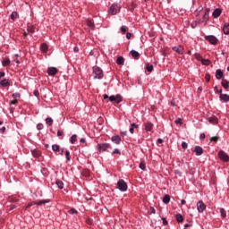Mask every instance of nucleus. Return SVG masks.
I'll return each instance as SVG.
<instances>
[{"label":"nucleus","mask_w":229,"mask_h":229,"mask_svg":"<svg viewBox=\"0 0 229 229\" xmlns=\"http://www.w3.org/2000/svg\"><path fill=\"white\" fill-rule=\"evenodd\" d=\"M116 64H117V65H124V57L119 56L116 59Z\"/></svg>","instance_id":"nucleus-23"},{"label":"nucleus","mask_w":229,"mask_h":229,"mask_svg":"<svg viewBox=\"0 0 229 229\" xmlns=\"http://www.w3.org/2000/svg\"><path fill=\"white\" fill-rule=\"evenodd\" d=\"M73 51H74V53H79L80 48L78 47H74Z\"/></svg>","instance_id":"nucleus-57"},{"label":"nucleus","mask_w":229,"mask_h":229,"mask_svg":"<svg viewBox=\"0 0 229 229\" xmlns=\"http://www.w3.org/2000/svg\"><path fill=\"white\" fill-rule=\"evenodd\" d=\"M194 56L196 58V60H198L199 62H201L203 60V57L201 56V54H199V53L194 54Z\"/></svg>","instance_id":"nucleus-34"},{"label":"nucleus","mask_w":229,"mask_h":229,"mask_svg":"<svg viewBox=\"0 0 229 229\" xmlns=\"http://www.w3.org/2000/svg\"><path fill=\"white\" fill-rule=\"evenodd\" d=\"M86 24H87V26H89L90 28V30H94L95 25H94V22L92 21V20H87Z\"/></svg>","instance_id":"nucleus-26"},{"label":"nucleus","mask_w":229,"mask_h":229,"mask_svg":"<svg viewBox=\"0 0 229 229\" xmlns=\"http://www.w3.org/2000/svg\"><path fill=\"white\" fill-rule=\"evenodd\" d=\"M46 124H47L48 126H53V118L51 117L46 118Z\"/></svg>","instance_id":"nucleus-33"},{"label":"nucleus","mask_w":229,"mask_h":229,"mask_svg":"<svg viewBox=\"0 0 229 229\" xmlns=\"http://www.w3.org/2000/svg\"><path fill=\"white\" fill-rule=\"evenodd\" d=\"M19 103V100L14 99L10 102V105H17Z\"/></svg>","instance_id":"nucleus-52"},{"label":"nucleus","mask_w":229,"mask_h":229,"mask_svg":"<svg viewBox=\"0 0 229 229\" xmlns=\"http://www.w3.org/2000/svg\"><path fill=\"white\" fill-rule=\"evenodd\" d=\"M185 203H187V201H185V199H182V200H181V204H182V205H185Z\"/></svg>","instance_id":"nucleus-61"},{"label":"nucleus","mask_w":229,"mask_h":229,"mask_svg":"<svg viewBox=\"0 0 229 229\" xmlns=\"http://www.w3.org/2000/svg\"><path fill=\"white\" fill-rule=\"evenodd\" d=\"M207 208V205L203 203V200H199L197 203V210L199 214H201Z\"/></svg>","instance_id":"nucleus-8"},{"label":"nucleus","mask_w":229,"mask_h":229,"mask_svg":"<svg viewBox=\"0 0 229 229\" xmlns=\"http://www.w3.org/2000/svg\"><path fill=\"white\" fill-rule=\"evenodd\" d=\"M97 149L98 153H105V151H109V149H112V145L110 143H98L97 145Z\"/></svg>","instance_id":"nucleus-3"},{"label":"nucleus","mask_w":229,"mask_h":229,"mask_svg":"<svg viewBox=\"0 0 229 229\" xmlns=\"http://www.w3.org/2000/svg\"><path fill=\"white\" fill-rule=\"evenodd\" d=\"M55 184L57 185L58 189H64V182L56 180Z\"/></svg>","instance_id":"nucleus-31"},{"label":"nucleus","mask_w":229,"mask_h":229,"mask_svg":"<svg viewBox=\"0 0 229 229\" xmlns=\"http://www.w3.org/2000/svg\"><path fill=\"white\" fill-rule=\"evenodd\" d=\"M126 38H128V40H130V38H131V33L128 32L126 34Z\"/></svg>","instance_id":"nucleus-56"},{"label":"nucleus","mask_w":229,"mask_h":229,"mask_svg":"<svg viewBox=\"0 0 229 229\" xmlns=\"http://www.w3.org/2000/svg\"><path fill=\"white\" fill-rule=\"evenodd\" d=\"M58 73V69L55 67H49L47 69V74L48 76H55Z\"/></svg>","instance_id":"nucleus-10"},{"label":"nucleus","mask_w":229,"mask_h":229,"mask_svg":"<svg viewBox=\"0 0 229 229\" xmlns=\"http://www.w3.org/2000/svg\"><path fill=\"white\" fill-rule=\"evenodd\" d=\"M65 158L68 162L71 161V152L69 150L65 151Z\"/></svg>","instance_id":"nucleus-40"},{"label":"nucleus","mask_w":229,"mask_h":229,"mask_svg":"<svg viewBox=\"0 0 229 229\" xmlns=\"http://www.w3.org/2000/svg\"><path fill=\"white\" fill-rule=\"evenodd\" d=\"M2 87H10V81L8 79H4L0 81Z\"/></svg>","instance_id":"nucleus-17"},{"label":"nucleus","mask_w":229,"mask_h":229,"mask_svg":"<svg viewBox=\"0 0 229 229\" xmlns=\"http://www.w3.org/2000/svg\"><path fill=\"white\" fill-rule=\"evenodd\" d=\"M220 101H223L224 103H228L229 101V95L221 93L219 96Z\"/></svg>","instance_id":"nucleus-13"},{"label":"nucleus","mask_w":229,"mask_h":229,"mask_svg":"<svg viewBox=\"0 0 229 229\" xmlns=\"http://www.w3.org/2000/svg\"><path fill=\"white\" fill-rule=\"evenodd\" d=\"M49 49V47H47V44L43 43L40 46V50L42 51V53H47Z\"/></svg>","instance_id":"nucleus-20"},{"label":"nucleus","mask_w":229,"mask_h":229,"mask_svg":"<svg viewBox=\"0 0 229 229\" xmlns=\"http://www.w3.org/2000/svg\"><path fill=\"white\" fill-rule=\"evenodd\" d=\"M210 140L213 141V142H217V141L219 140V137L214 136V137H212V138L210 139Z\"/></svg>","instance_id":"nucleus-45"},{"label":"nucleus","mask_w":229,"mask_h":229,"mask_svg":"<svg viewBox=\"0 0 229 229\" xmlns=\"http://www.w3.org/2000/svg\"><path fill=\"white\" fill-rule=\"evenodd\" d=\"M52 150L55 151V153H60V146L57 144L52 145Z\"/></svg>","instance_id":"nucleus-27"},{"label":"nucleus","mask_w":229,"mask_h":229,"mask_svg":"<svg viewBox=\"0 0 229 229\" xmlns=\"http://www.w3.org/2000/svg\"><path fill=\"white\" fill-rule=\"evenodd\" d=\"M220 215H221V217H223V218L226 217V210H225V208H221Z\"/></svg>","instance_id":"nucleus-37"},{"label":"nucleus","mask_w":229,"mask_h":229,"mask_svg":"<svg viewBox=\"0 0 229 229\" xmlns=\"http://www.w3.org/2000/svg\"><path fill=\"white\" fill-rule=\"evenodd\" d=\"M117 187L121 192H126V191H128V183H126L123 179H120L117 182Z\"/></svg>","instance_id":"nucleus-5"},{"label":"nucleus","mask_w":229,"mask_h":229,"mask_svg":"<svg viewBox=\"0 0 229 229\" xmlns=\"http://www.w3.org/2000/svg\"><path fill=\"white\" fill-rule=\"evenodd\" d=\"M120 133H121V135H128V131H122Z\"/></svg>","instance_id":"nucleus-63"},{"label":"nucleus","mask_w":229,"mask_h":229,"mask_svg":"<svg viewBox=\"0 0 229 229\" xmlns=\"http://www.w3.org/2000/svg\"><path fill=\"white\" fill-rule=\"evenodd\" d=\"M135 128H139V125L137 123H131L129 129L130 133H134Z\"/></svg>","instance_id":"nucleus-25"},{"label":"nucleus","mask_w":229,"mask_h":229,"mask_svg":"<svg viewBox=\"0 0 229 229\" xmlns=\"http://www.w3.org/2000/svg\"><path fill=\"white\" fill-rule=\"evenodd\" d=\"M169 201H171V196L169 195H165L163 198V203H165V205H167V203H169Z\"/></svg>","instance_id":"nucleus-28"},{"label":"nucleus","mask_w":229,"mask_h":229,"mask_svg":"<svg viewBox=\"0 0 229 229\" xmlns=\"http://www.w3.org/2000/svg\"><path fill=\"white\" fill-rule=\"evenodd\" d=\"M4 72H0V78H4Z\"/></svg>","instance_id":"nucleus-59"},{"label":"nucleus","mask_w":229,"mask_h":229,"mask_svg":"<svg viewBox=\"0 0 229 229\" xmlns=\"http://www.w3.org/2000/svg\"><path fill=\"white\" fill-rule=\"evenodd\" d=\"M209 14H210V13L208 12V9H206L205 13L203 15V20H202V22H204L205 24H207V22H208V19L210 17Z\"/></svg>","instance_id":"nucleus-14"},{"label":"nucleus","mask_w":229,"mask_h":229,"mask_svg":"<svg viewBox=\"0 0 229 229\" xmlns=\"http://www.w3.org/2000/svg\"><path fill=\"white\" fill-rule=\"evenodd\" d=\"M200 139H205V133L200 134Z\"/></svg>","instance_id":"nucleus-64"},{"label":"nucleus","mask_w":229,"mask_h":229,"mask_svg":"<svg viewBox=\"0 0 229 229\" xmlns=\"http://www.w3.org/2000/svg\"><path fill=\"white\" fill-rule=\"evenodd\" d=\"M176 221H177V223H182L183 222V216H182V214H177L176 215Z\"/></svg>","instance_id":"nucleus-30"},{"label":"nucleus","mask_w":229,"mask_h":229,"mask_svg":"<svg viewBox=\"0 0 229 229\" xmlns=\"http://www.w3.org/2000/svg\"><path fill=\"white\" fill-rule=\"evenodd\" d=\"M140 169H141L142 171H146V163L140 162Z\"/></svg>","instance_id":"nucleus-41"},{"label":"nucleus","mask_w":229,"mask_h":229,"mask_svg":"<svg viewBox=\"0 0 229 229\" xmlns=\"http://www.w3.org/2000/svg\"><path fill=\"white\" fill-rule=\"evenodd\" d=\"M146 69L148 72H153V64H147Z\"/></svg>","instance_id":"nucleus-35"},{"label":"nucleus","mask_w":229,"mask_h":229,"mask_svg":"<svg viewBox=\"0 0 229 229\" xmlns=\"http://www.w3.org/2000/svg\"><path fill=\"white\" fill-rule=\"evenodd\" d=\"M145 130L146 131H151L153 130V124L151 123V122H148L147 123H145Z\"/></svg>","instance_id":"nucleus-18"},{"label":"nucleus","mask_w":229,"mask_h":229,"mask_svg":"<svg viewBox=\"0 0 229 229\" xmlns=\"http://www.w3.org/2000/svg\"><path fill=\"white\" fill-rule=\"evenodd\" d=\"M113 154H114V155H121V150H119V148H115V149L113 151Z\"/></svg>","instance_id":"nucleus-47"},{"label":"nucleus","mask_w":229,"mask_h":229,"mask_svg":"<svg viewBox=\"0 0 229 229\" xmlns=\"http://www.w3.org/2000/svg\"><path fill=\"white\" fill-rule=\"evenodd\" d=\"M151 214H156L155 208H151Z\"/></svg>","instance_id":"nucleus-62"},{"label":"nucleus","mask_w":229,"mask_h":229,"mask_svg":"<svg viewBox=\"0 0 229 229\" xmlns=\"http://www.w3.org/2000/svg\"><path fill=\"white\" fill-rule=\"evenodd\" d=\"M112 142H115L117 145L121 144V136L114 135L111 138Z\"/></svg>","instance_id":"nucleus-15"},{"label":"nucleus","mask_w":229,"mask_h":229,"mask_svg":"<svg viewBox=\"0 0 229 229\" xmlns=\"http://www.w3.org/2000/svg\"><path fill=\"white\" fill-rule=\"evenodd\" d=\"M175 124H180V126H182V124H183V122L182 121V118H177L174 121Z\"/></svg>","instance_id":"nucleus-43"},{"label":"nucleus","mask_w":229,"mask_h":229,"mask_svg":"<svg viewBox=\"0 0 229 229\" xmlns=\"http://www.w3.org/2000/svg\"><path fill=\"white\" fill-rule=\"evenodd\" d=\"M162 221H163V225H164L165 226H167V225H168L167 219H165V217H163V218H162Z\"/></svg>","instance_id":"nucleus-48"},{"label":"nucleus","mask_w":229,"mask_h":229,"mask_svg":"<svg viewBox=\"0 0 229 229\" xmlns=\"http://www.w3.org/2000/svg\"><path fill=\"white\" fill-rule=\"evenodd\" d=\"M46 203H49V199H43V200H40V201H38V202H35V201L30 202V203H29V204L26 206V208H30L33 207V205H38V206H40V205H46Z\"/></svg>","instance_id":"nucleus-7"},{"label":"nucleus","mask_w":229,"mask_h":229,"mask_svg":"<svg viewBox=\"0 0 229 229\" xmlns=\"http://www.w3.org/2000/svg\"><path fill=\"white\" fill-rule=\"evenodd\" d=\"M194 151L197 157H201V155H203V148H201L200 146H196Z\"/></svg>","instance_id":"nucleus-12"},{"label":"nucleus","mask_w":229,"mask_h":229,"mask_svg":"<svg viewBox=\"0 0 229 229\" xmlns=\"http://www.w3.org/2000/svg\"><path fill=\"white\" fill-rule=\"evenodd\" d=\"M0 131L1 133H4V131H6V127L0 128Z\"/></svg>","instance_id":"nucleus-58"},{"label":"nucleus","mask_w":229,"mask_h":229,"mask_svg":"<svg viewBox=\"0 0 229 229\" xmlns=\"http://www.w3.org/2000/svg\"><path fill=\"white\" fill-rule=\"evenodd\" d=\"M21 98V93H13V99H17V98Z\"/></svg>","instance_id":"nucleus-44"},{"label":"nucleus","mask_w":229,"mask_h":229,"mask_svg":"<svg viewBox=\"0 0 229 229\" xmlns=\"http://www.w3.org/2000/svg\"><path fill=\"white\" fill-rule=\"evenodd\" d=\"M218 157L220 158V160H222V162H228L229 161V156L224 150H220L218 152Z\"/></svg>","instance_id":"nucleus-6"},{"label":"nucleus","mask_w":229,"mask_h":229,"mask_svg":"<svg viewBox=\"0 0 229 229\" xmlns=\"http://www.w3.org/2000/svg\"><path fill=\"white\" fill-rule=\"evenodd\" d=\"M221 13H222L221 9L216 8V9L213 12L212 15H213V17H214L215 19H217V17H219V16L221 15Z\"/></svg>","instance_id":"nucleus-16"},{"label":"nucleus","mask_w":229,"mask_h":229,"mask_svg":"<svg viewBox=\"0 0 229 229\" xmlns=\"http://www.w3.org/2000/svg\"><path fill=\"white\" fill-rule=\"evenodd\" d=\"M19 16V14L17 13V12H13L11 13V19L12 21H15V19H17V17Z\"/></svg>","instance_id":"nucleus-38"},{"label":"nucleus","mask_w":229,"mask_h":229,"mask_svg":"<svg viewBox=\"0 0 229 229\" xmlns=\"http://www.w3.org/2000/svg\"><path fill=\"white\" fill-rule=\"evenodd\" d=\"M216 80H221V78H223V71H221V69L216 71Z\"/></svg>","instance_id":"nucleus-19"},{"label":"nucleus","mask_w":229,"mask_h":229,"mask_svg":"<svg viewBox=\"0 0 229 229\" xmlns=\"http://www.w3.org/2000/svg\"><path fill=\"white\" fill-rule=\"evenodd\" d=\"M68 214H71L72 216L74 214H78V210H76L75 208H71L70 210H68Z\"/></svg>","instance_id":"nucleus-42"},{"label":"nucleus","mask_w":229,"mask_h":229,"mask_svg":"<svg viewBox=\"0 0 229 229\" xmlns=\"http://www.w3.org/2000/svg\"><path fill=\"white\" fill-rule=\"evenodd\" d=\"M215 90H216L218 94H223V89H217V86L215 87Z\"/></svg>","instance_id":"nucleus-54"},{"label":"nucleus","mask_w":229,"mask_h":229,"mask_svg":"<svg viewBox=\"0 0 229 229\" xmlns=\"http://www.w3.org/2000/svg\"><path fill=\"white\" fill-rule=\"evenodd\" d=\"M205 80H206V81H208V82L210 81V74H208V73L206 74V75H205Z\"/></svg>","instance_id":"nucleus-51"},{"label":"nucleus","mask_w":229,"mask_h":229,"mask_svg":"<svg viewBox=\"0 0 229 229\" xmlns=\"http://www.w3.org/2000/svg\"><path fill=\"white\" fill-rule=\"evenodd\" d=\"M201 64L202 65H210V60L202 58Z\"/></svg>","instance_id":"nucleus-39"},{"label":"nucleus","mask_w":229,"mask_h":229,"mask_svg":"<svg viewBox=\"0 0 229 229\" xmlns=\"http://www.w3.org/2000/svg\"><path fill=\"white\" fill-rule=\"evenodd\" d=\"M34 96L36 98H38V96H40V93L38 92V90H34Z\"/></svg>","instance_id":"nucleus-55"},{"label":"nucleus","mask_w":229,"mask_h":229,"mask_svg":"<svg viewBox=\"0 0 229 229\" xmlns=\"http://www.w3.org/2000/svg\"><path fill=\"white\" fill-rule=\"evenodd\" d=\"M182 149H187V148H188L187 142L182 141Z\"/></svg>","instance_id":"nucleus-46"},{"label":"nucleus","mask_w":229,"mask_h":229,"mask_svg":"<svg viewBox=\"0 0 229 229\" xmlns=\"http://www.w3.org/2000/svg\"><path fill=\"white\" fill-rule=\"evenodd\" d=\"M64 135V131H57V137H62Z\"/></svg>","instance_id":"nucleus-53"},{"label":"nucleus","mask_w":229,"mask_h":229,"mask_svg":"<svg viewBox=\"0 0 229 229\" xmlns=\"http://www.w3.org/2000/svg\"><path fill=\"white\" fill-rule=\"evenodd\" d=\"M205 39L208 40V42L211 43L213 46H216L217 44L218 39L215 36H206Z\"/></svg>","instance_id":"nucleus-9"},{"label":"nucleus","mask_w":229,"mask_h":229,"mask_svg":"<svg viewBox=\"0 0 229 229\" xmlns=\"http://www.w3.org/2000/svg\"><path fill=\"white\" fill-rule=\"evenodd\" d=\"M223 31L225 35H229V23L224 25Z\"/></svg>","instance_id":"nucleus-29"},{"label":"nucleus","mask_w":229,"mask_h":229,"mask_svg":"<svg viewBox=\"0 0 229 229\" xmlns=\"http://www.w3.org/2000/svg\"><path fill=\"white\" fill-rule=\"evenodd\" d=\"M103 70L98 66H93V78L95 80H103Z\"/></svg>","instance_id":"nucleus-2"},{"label":"nucleus","mask_w":229,"mask_h":229,"mask_svg":"<svg viewBox=\"0 0 229 229\" xmlns=\"http://www.w3.org/2000/svg\"><path fill=\"white\" fill-rule=\"evenodd\" d=\"M11 61L9 58H5L2 61V65L3 67H8V65H10Z\"/></svg>","instance_id":"nucleus-24"},{"label":"nucleus","mask_w":229,"mask_h":229,"mask_svg":"<svg viewBox=\"0 0 229 229\" xmlns=\"http://www.w3.org/2000/svg\"><path fill=\"white\" fill-rule=\"evenodd\" d=\"M208 122L210 123V124H217L218 120H217V117L211 116L208 118Z\"/></svg>","instance_id":"nucleus-21"},{"label":"nucleus","mask_w":229,"mask_h":229,"mask_svg":"<svg viewBox=\"0 0 229 229\" xmlns=\"http://www.w3.org/2000/svg\"><path fill=\"white\" fill-rule=\"evenodd\" d=\"M121 31L124 35V33H126V26H122L121 27Z\"/></svg>","instance_id":"nucleus-49"},{"label":"nucleus","mask_w":229,"mask_h":229,"mask_svg":"<svg viewBox=\"0 0 229 229\" xmlns=\"http://www.w3.org/2000/svg\"><path fill=\"white\" fill-rule=\"evenodd\" d=\"M37 128H38V130H43V129H44V124L38 123V124L37 125Z\"/></svg>","instance_id":"nucleus-50"},{"label":"nucleus","mask_w":229,"mask_h":229,"mask_svg":"<svg viewBox=\"0 0 229 229\" xmlns=\"http://www.w3.org/2000/svg\"><path fill=\"white\" fill-rule=\"evenodd\" d=\"M107 12L109 15H117V13L121 12V5H119L118 4H113Z\"/></svg>","instance_id":"nucleus-4"},{"label":"nucleus","mask_w":229,"mask_h":229,"mask_svg":"<svg viewBox=\"0 0 229 229\" xmlns=\"http://www.w3.org/2000/svg\"><path fill=\"white\" fill-rule=\"evenodd\" d=\"M104 99H109V101H111V103H116V105H119V103H123V97L121 95H115V96H110L108 97V95L104 94L103 95Z\"/></svg>","instance_id":"nucleus-1"},{"label":"nucleus","mask_w":229,"mask_h":229,"mask_svg":"<svg viewBox=\"0 0 229 229\" xmlns=\"http://www.w3.org/2000/svg\"><path fill=\"white\" fill-rule=\"evenodd\" d=\"M172 49L178 55H183V47L182 45L175 46Z\"/></svg>","instance_id":"nucleus-11"},{"label":"nucleus","mask_w":229,"mask_h":229,"mask_svg":"<svg viewBox=\"0 0 229 229\" xmlns=\"http://www.w3.org/2000/svg\"><path fill=\"white\" fill-rule=\"evenodd\" d=\"M131 55L132 58H134L135 60H138V58L140 56V54H139V52H137L135 50H131Z\"/></svg>","instance_id":"nucleus-22"},{"label":"nucleus","mask_w":229,"mask_h":229,"mask_svg":"<svg viewBox=\"0 0 229 229\" xmlns=\"http://www.w3.org/2000/svg\"><path fill=\"white\" fill-rule=\"evenodd\" d=\"M81 142L82 144H85V142H87V140H85V138H81Z\"/></svg>","instance_id":"nucleus-60"},{"label":"nucleus","mask_w":229,"mask_h":229,"mask_svg":"<svg viewBox=\"0 0 229 229\" xmlns=\"http://www.w3.org/2000/svg\"><path fill=\"white\" fill-rule=\"evenodd\" d=\"M28 33H35V27L32 25H29L27 28Z\"/></svg>","instance_id":"nucleus-32"},{"label":"nucleus","mask_w":229,"mask_h":229,"mask_svg":"<svg viewBox=\"0 0 229 229\" xmlns=\"http://www.w3.org/2000/svg\"><path fill=\"white\" fill-rule=\"evenodd\" d=\"M78 140V136L76 134L72 135L71 137V143L74 144Z\"/></svg>","instance_id":"nucleus-36"}]
</instances>
